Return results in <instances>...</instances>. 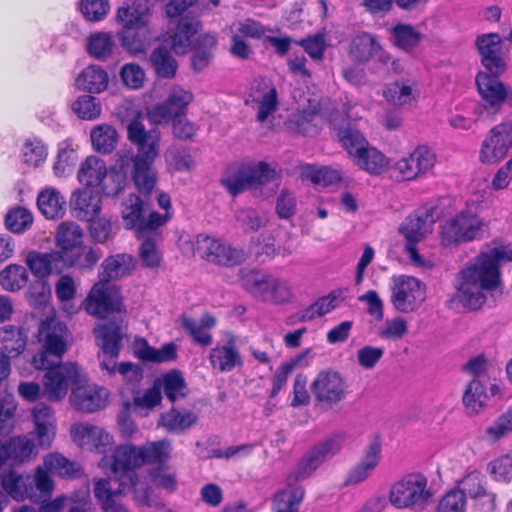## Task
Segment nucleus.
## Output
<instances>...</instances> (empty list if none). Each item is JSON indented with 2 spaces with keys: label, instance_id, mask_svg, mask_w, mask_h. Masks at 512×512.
<instances>
[{
  "label": "nucleus",
  "instance_id": "nucleus-47",
  "mask_svg": "<svg viewBox=\"0 0 512 512\" xmlns=\"http://www.w3.org/2000/svg\"><path fill=\"white\" fill-rule=\"evenodd\" d=\"M148 209V203L144 199H141L139 195L130 194L129 197L123 201L121 207V215L125 227L127 229H137L144 212Z\"/></svg>",
  "mask_w": 512,
  "mask_h": 512
},
{
  "label": "nucleus",
  "instance_id": "nucleus-33",
  "mask_svg": "<svg viewBox=\"0 0 512 512\" xmlns=\"http://www.w3.org/2000/svg\"><path fill=\"white\" fill-rule=\"evenodd\" d=\"M379 49L380 42L375 35L368 32H359L352 37L348 54L354 62L365 64L375 58V53Z\"/></svg>",
  "mask_w": 512,
  "mask_h": 512
},
{
  "label": "nucleus",
  "instance_id": "nucleus-29",
  "mask_svg": "<svg viewBox=\"0 0 512 512\" xmlns=\"http://www.w3.org/2000/svg\"><path fill=\"white\" fill-rule=\"evenodd\" d=\"M209 359L212 368L220 372L231 371L243 364L234 337L229 338L224 345L214 347L210 352Z\"/></svg>",
  "mask_w": 512,
  "mask_h": 512
},
{
  "label": "nucleus",
  "instance_id": "nucleus-62",
  "mask_svg": "<svg viewBox=\"0 0 512 512\" xmlns=\"http://www.w3.org/2000/svg\"><path fill=\"white\" fill-rule=\"evenodd\" d=\"M33 222L31 213L24 207H16L10 210L5 217L7 229L13 233H22L27 230Z\"/></svg>",
  "mask_w": 512,
  "mask_h": 512
},
{
  "label": "nucleus",
  "instance_id": "nucleus-19",
  "mask_svg": "<svg viewBox=\"0 0 512 512\" xmlns=\"http://www.w3.org/2000/svg\"><path fill=\"white\" fill-rule=\"evenodd\" d=\"M440 215L437 206L426 205L407 217L400 231L409 242H418L431 232L433 224Z\"/></svg>",
  "mask_w": 512,
  "mask_h": 512
},
{
  "label": "nucleus",
  "instance_id": "nucleus-5",
  "mask_svg": "<svg viewBox=\"0 0 512 512\" xmlns=\"http://www.w3.org/2000/svg\"><path fill=\"white\" fill-rule=\"evenodd\" d=\"M40 350L32 357L36 369L60 364L69 347V330L65 324L51 320L42 324Z\"/></svg>",
  "mask_w": 512,
  "mask_h": 512
},
{
  "label": "nucleus",
  "instance_id": "nucleus-18",
  "mask_svg": "<svg viewBox=\"0 0 512 512\" xmlns=\"http://www.w3.org/2000/svg\"><path fill=\"white\" fill-rule=\"evenodd\" d=\"M500 75L479 72L475 83L484 109L496 112L509 96L508 88L498 79Z\"/></svg>",
  "mask_w": 512,
  "mask_h": 512
},
{
  "label": "nucleus",
  "instance_id": "nucleus-32",
  "mask_svg": "<svg viewBox=\"0 0 512 512\" xmlns=\"http://www.w3.org/2000/svg\"><path fill=\"white\" fill-rule=\"evenodd\" d=\"M105 397V390L96 391L80 384L73 388L70 403L79 411L91 413L105 406Z\"/></svg>",
  "mask_w": 512,
  "mask_h": 512
},
{
  "label": "nucleus",
  "instance_id": "nucleus-6",
  "mask_svg": "<svg viewBox=\"0 0 512 512\" xmlns=\"http://www.w3.org/2000/svg\"><path fill=\"white\" fill-rule=\"evenodd\" d=\"M126 169H123V173L114 170L108 172L102 159L89 156L81 164L77 178L85 187L94 189L99 186L104 194L115 197L124 189Z\"/></svg>",
  "mask_w": 512,
  "mask_h": 512
},
{
  "label": "nucleus",
  "instance_id": "nucleus-51",
  "mask_svg": "<svg viewBox=\"0 0 512 512\" xmlns=\"http://www.w3.org/2000/svg\"><path fill=\"white\" fill-rule=\"evenodd\" d=\"M413 85L409 80H396L384 88L383 97L395 106L410 104L416 98Z\"/></svg>",
  "mask_w": 512,
  "mask_h": 512
},
{
  "label": "nucleus",
  "instance_id": "nucleus-37",
  "mask_svg": "<svg viewBox=\"0 0 512 512\" xmlns=\"http://www.w3.org/2000/svg\"><path fill=\"white\" fill-rule=\"evenodd\" d=\"M37 205L47 219L62 218L66 211V200L55 188L41 191L37 198Z\"/></svg>",
  "mask_w": 512,
  "mask_h": 512
},
{
  "label": "nucleus",
  "instance_id": "nucleus-39",
  "mask_svg": "<svg viewBox=\"0 0 512 512\" xmlns=\"http://www.w3.org/2000/svg\"><path fill=\"white\" fill-rule=\"evenodd\" d=\"M108 81V74L102 67L90 65L79 74L76 85L82 91L100 93L107 88Z\"/></svg>",
  "mask_w": 512,
  "mask_h": 512
},
{
  "label": "nucleus",
  "instance_id": "nucleus-16",
  "mask_svg": "<svg viewBox=\"0 0 512 512\" xmlns=\"http://www.w3.org/2000/svg\"><path fill=\"white\" fill-rule=\"evenodd\" d=\"M476 47L481 56V64L487 72L502 75L506 71L507 51L503 49V40L499 34L488 33L478 36Z\"/></svg>",
  "mask_w": 512,
  "mask_h": 512
},
{
  "label": "nucleus",
  "instance_id": "nucleus-55",
  "mask_svg": "<svg viewBox=\"0 0 512 512\" xmlns=\"http://www.w3.org/2000/svg\"><path fill=\"white\" fill-rule=\"evenodd\" d=\"M78 161L77 152L70 144L63 142L59 145L53 171L58 177H65L73 173Z\"/></svg>",
  "mask_w": 512,
  "mask_h": 512
},
{
  "label": "nucleus",
  "instance_id": "nucleus-24",
  "mask_svg": "<svg viewBox=\"0 0 512 512\" xmlns=\"http://www.w3.org/2000/svg\"><path fill=\"white\" fill-rule=\"evenodd\" d=\"M292 470L286 478V487L275 494L273 509L275 512H298L305 490L303 486L297 485L303 479H293Z\"/></svg>",
  "mask_w": 512,
  "mask_h": 512
},
{
  "label": "nucleus",
  "instance_id": "nucleus-3",
  "mask_svg": "<svg viewBox=\"0 0 512 512\" xmlns=\"http://www.w3.org/2000/svg\"><path fill=\"white\" fill-rule=\"evenodd\" d=\"M171 442L167 439L148 442L141 447L131 444L118 446L107 460L113 473L126 477L130 484L137 480L136 469L144 464L162 463L170 456Z\"/></svg>",
  "mask_w": 512,
  "mask_h": 512
},
{
  "label": "nucleus",
  "instance_id": "nucleus-21",
  "mask_svg": "<svg viewBox=\"0 0 512 512\" xmlns=\"http://www.w3.org/2000/svg\"><path fill=\"white\" fill-rule=\"evenodd\" d=\"M152 6L144 0H132L117 9L116 22L121 28H141L151 26Z\"/></svg>",
  "mask_w": 512,
  "mask_h": 512
},
{
  "label": "nucleus",
  "instance_id": "nucleus-26",
  "mask_svg": "<svg viewBox=\"0 0 512 512\" xmlns=\"http://www.w3.org/2000/svg\"><path fill=\"white\" fill-rule=\"evenodd\" d=\"M135 259L127 253H119L107 257L101 264L99 270V280L111 283L127 275H130L135 269Z\"/></svg>",
  "mask_w": 512,
  "mask_h": 512
},
{
  "label": "nucleus",
  "instance_id": "nucleus-31",
  "mask_svg": "<svg viewBox=\"0 0 512 512\" xmlns=\"http://www.w3.org/2000/svg\"><path fill=\"white\" fill-rule=\"evenodd\" d=\"M200 21L193 16L182 17L171 36V48L178 55L186 54L192 46V37L200 30Z\"/></svg>",
  "mask_w": 512,
  "mask_h": 512
},
{
  "label": "nucleus",
  "instance_id": "nucleus-40",
  "mask_svg": "<svg viewBox=\"0 0 512 512\" xmlns=\"http://www.w3.org/2000/svg\"><path fill=\"white\" fill-rule=\"evenodd\" d=\"M83 239L81 227L74 222H63L59 225L56 233V243L59 250L65 255L71 254L77 248H80Z\"/></svg>",
  "mask_w": 512,
  "mask_h": 512
},
{
  "label": "nucleus",
  "instance_id": "nucleus-22",
  "mask_svg": "<svg viewBox=\"0 0 512 512\" xmlns=\"http://www.w3.org/2000/svg\"><path fill=\"white\" fill-rule=\"evenodd\" d=\"M101 202L98 191L90 187H84L72 193L70 208L76 218L91 221L98 217L102 208Z\"/></svg>",
  "mask_w": 512,
  "mask_h": 512
},
{
  "label": "nucleus",
  "instance_id": "nucleus-42",
  "mask_svg": "<svg viewBox=\"0 0 512 512\" xmlns=\"http://www.w3.org/2000/svg\"><path fill=\"white\" fill-rule=\"evenodd\" d=\"M197 420V415L192 411L172 408L161 415L159 425L163 426L169 433L177 434L191 428Z\"/></svg>",
  "mask_w": 512,
  "mask_h": 512
},
{
  "label": "nucleus",
  "instance_id": "nucleus-1",
  "mask_svg": "<svg viewBox=\"0 0 512 512\" xmlns=\"http://www.w3.org/2000/svg\"><path fill=\"white\" fill-rule=\"evenodd\" d=\"M512 261L510 249L493 248L481 253L476 260L458 273L457 299L469 309H480L486 302V292L501 285L500 262Z\"/></svg>",
  "mask_w": 512,
  "mask_h": 512
},
{
  "label": "nucleus",
  "instance_id": "nucleus-58",
  "mask_svg": "<svg viewBox=\"0 0 512 512\" xmlns=\"http://www.w3.org/2000/svg\"><path fill=\"white\" fill-rule=\"evenodd\" d=\"M1 483L4 490L14 499L23 500L26 497H31L23 482V477L14 469L9 468L8 472L0 473Z\"/></svg>",
  "mask_w": 512,
  "mask_h": 512
},
{
  "label": "nucleus",
  "instance_id": "nucleus-50",
  "mask_svg": "<svg viewBox=\"0 0 512 512\" xmlns=\"http://www.w3.org/2000/svg\"><path fill=\"white\" fill-rule=\"evenodd\" d=\"M338 139L348 155L353 159L368 144L362 132L350 123L338 128Z\"/></svg>",
  "mask_w": 512,
  "mask_h": 512
},
{
  "label": "nucleus",
  "instance_id": "nucleus-23",
  "mask_svg": "<svg viewBox=\"0 0 512 512\" xmlns=\"http://www.w3.org/2000/svg\"><path fill=\"white\" fill-rule=\"evenodd\" d=\"M110 456H105L101 460L102 468L111 476L113 479L118 482L119 487L117 489H112L110 480L108 479H99L95 482L94 485V496L101 503L102 509L108 507L112 504L117 503L115 497L119 495L126 494V486H133L134 484H130L129 480L121 474L113 473L111 467L108 465L107 460Z\"/></svg>",
  "mask_w": 512,
  "mask_h": 512
},
{
  "label": "nucleus",
  "instance_id": "nucleus-13",
  "mask_svg": "<svg viewBox=\"0 0 512 512\" xmlns=\"http://www.w3.org/2000/svg\"><path fill=\"white\" fill-rule=\"evenodd\" d=\"M196 249L207 261L226 267L240 265L246 260L243 249L204 234L196 237Z\"/></svg>",
  "mask_w": 512,
  "mask_h": 512
},
{
  "label": "nucleus",
  "instance_id": "nucleus-43",
  "mask_svg": "<svg viewBox=\"0 0 512 512\" xmlns=\"http://www.w3.org/2000/svg\"><path fill=\"white\" fill-rule=\"evenodd\" d=\"M216 43L215 35L208 33L198 36L193 46L191 58L194 71L201 72L208 67L213 58V50L216 47Z\"/></svg>",
  "mask_w": 512,
  "mask_h": 512
},
{
  "label": "nucleus",
  "instance_id": "nucleus-9",
  "mask_svg": "<svg viewBox=\"0 0 512 512\" xmlns=\"http://www.w3.org/2000/svg\"><path fill=\"white\" fill-rule=\"evenodd\" d=\"M345 440V434L337 432L317 442L303 455L294 467L293 479L309 478L318 467L342 450Z\"/></svg>",
  "mask_w": 512,
  "mask_h": 512
},
{
  "label": "nucleus",
  "instance_id": "nucleus-7",
  "mask_svg": "<svg viewBox=\"0 0 512 512\" xmlns=\"http://www.w3.org/2000/svg\"><path fill=\"white\" fill-rule=\"evenodd\" d=\"M46 370L42 377L43 397L50 402L62 400L69 390L85 381L81 368L72 362L60 363L42 367Z\"/></svg>",
  "mask_w": 512,
  "mask_h": 512
},
{
  "label": "nucleus",
  "instance_id": "nucleus-20",
  "mask_svg": "<svg viewBox=\"0 0 512 512\" xmlns=\"http://www.w3.org/2000/svg\"><path fill=\"white\" fill-rule=\"evenodd\" d=\"M63 252L30 251L25 257V264L38 279H45L50 274H61L65 270Z\"/></svg>",
  "mask_w": 512,
  "mask_h": 512
},
{
  "label": "nucleus",
  "instance_id": "nucleus-25",
  "mask_svg": "<svg viewBox=\"0 0 512 512\" xmlns=\"http://www.w3.org/2000/svg\"><path fill=\"white\" fill-rule=\"evenodd\" d=\"M73 441L80 447L89 450L96 449L104 452V448L111 443V436L102 428L91 424H77L71 428Z\"/></svg>",
  "mask_w": 512,
  "mask_h": 512
},
{
  "label": "nucleus",
  "instance_id": "nucleus-64",
  "mask_svg": "<svg viewBox=\"0 0 512 512\" xmlns=\"http://www.w3.org/2000/svg\"><path fill=\"white\" fill-rule=\"evenodd\" d=\"M466 497L460 490L451 489L439 500L436 512H466Z\"/></svg>",
  "mask_w": 512,
  "mask_h": 512
},
{
  "label": "nucleus",
  "instance_id": "nucleus-46",
  "mask_svg": "<svg viewBox=\"0 0 512 512\" xmlns=\"http://www.w3.org/2000/svg\"><path fill=\"white\" fill-rule=\"evenodd\" d=\"M488 395L484 385L477 379H473L466 387L462 402L469 416L477 415L487 404Z\"/></svg>",
  "mask_w": 512,
  "mask_h": 512
},
{
  "label": "nucleus",
  "instance_id": "nucleus-34",
  "mask_svg": "<svg viewBox=\"0 0 512 512\" xmlns=\"http://www.w3.org/2000/svg\"><path fill=\"white\" fill-rule=\"evenodd\" d=\"M270 277V274L254 269L244 268L239 271L241 286L254 298L263 302L270 298Z\"/></svg>",
  "mask_w": 512,
  "mask_h": 512
},
{
  "label": "nucleus",
  "instance_id": "nucleus-63",
  "mask_svg": "<svg viewBox=\"0 0 512 512\" xmlns=\"http://www.w3.org/2000/svg\"><path fill=\"white\" fill-rule=\"evenodd\" d=\"M73 111L82 119L93 120L101 114V104L91 95L80 96L72 105Z\"/></svg>",
  "mask_w": 512,
  "mask_h": 512
},
{
  "label": "nucleus",
  "instance_id": "nucleus-57",
  "mask_svg": "<svg viewBox=\"0 0 512 512\" xmlns=\"http://www.w3.org/2000/svg\"><path fill=\"white\" fill-rule=\"evenodd\" d=\"M156 383L160 388L162 387L165 396L171 402H175L186 396V384L179 371H171L165 374L162 379Z\"/></svg>",
  "mask_w": 512,
  "mask_h": 512
},
{
  "label": "nucleus",
  "instance_id": "nucleus-2",
  "mask_svg": "<svg viewBox=\"0 0 512 512\" xmlns=\"http://www.w3.org/2000/svg\"><path fill=\"white\" fill-rule=\"evenodd\" d=\"M128 139L138 146L135 156L122 155L119 160L121 169L131 164V177L144 195L150 194L157 182L156 173L152 167L158 155L160 135L156 130L146 131L144 125L133 120L127 126Z\"/></svg>",
  "mask_w": 512,
  "mask_h": 512
},
{
  "label": "nucleus",
  "instance_id": "nucleus-60",
  "mask_svg": "<svg viewBox=\"0 0 512 512\" xmlns=\"http://www.w3.org/2000/svg\"><path fill=\"white\" fill-rule=\"evenodd\" d=\"M484 476L479 471H472L465 475L457 483L456 490H460L462 494L471 498H479L486 495V489L483 483Z\"/></svg>",
  "mask_w": 512,
  "mask_h": 512
},
{
  "label": "nucleus",
  "instance_id": "nucleus-27",
  "mask_svg": "<svg viewBox=\"0 0 512 512\" xmlns=\"http://www.w3.org/2000/svg\"><path fill=\"white\" fill-rule=\"evenodd\" d=\"M121 46L131 55L143 54L149 48L154 33L151 26L141 28H121L117 33Z\"/></svg>",
  "mask_w": 512,
  "mask_h": 512
},
{
  "label": "nucleus",
  "instance_id": "nucleus-36",
  "mask_svg": "<svg viewBox=\"0 0 512 512\" xmlns=\"http://www.w3.org/2000/svg\"><path fill=\"white\" fill-rule=\"evenodd\" d=\"M216 324L213 316L206 314L199 321L183 316L181 318V326L187 334L191 336L193 341L201 346H209L212 341V335L209 330Z\"/></svg>",
  "mask_w": 512,
  "mask_h": 512
},
{
  "label": "nucleus",
  "instance_id": "nucleus-56",
  "mask_svg": "<svg viewBox=\"0 0 512 512\" xmlns=\"http://www.w3.org/2000/svg\"><path fill=\"white\" fill-rule=\"evenodd\" d=\"M235 219L245 233L257 232L268 223L266 213L249 207L237 210Z\"/></svg>",
  "mask_w": 512,
  "mask_h": 512
},
{
  "label": "nucleus",
  "instance_id": "nucleus-28",
  "mask_svg": "<svg viewBox=\"0 0 512 512\" xmlns=\"http://www.w3.org/2000/svg\"><path fill=\"white\" fill-rule=\"evenodd\" d=\"M27 333L23 327L5 325L0 327V355L16 358L22 354L27 345Z\"/></svg>",
  "mask_w": 512,
  "mask_h": 512
},
{
  "label": "nucleus",
  "instance_id": "nucleus-48",
  "mask_svg": "<svg viewBox=\"0 0 512 512\" xmlns=\"http://www.w3.org/2000/svg\"><path fill=\"white\" fill-rule=\"evenodd\" d=\"M44 467L62 478H79L82 468L79 463L70 461L61 454H49L44 458Z\"/></svg>",
  "mask_w": 512,
  "mask_h": 512
},
{
  "label": "nucleus",
  "instance_id": "nucleus-49",
  "mask_svg": "<svg viewBox=\"0 0 512 512\" xmlns=\"http://www.w3.org/2000/svg\"><path fill=\"white\" fill-rule=\"evenodd\" d=\"M90 138L95 151L110 154L117 146L118 133L111 125L101 124L91 130Z\"/></svg>",
  "mask_w": 512,
  "mask_h": 512
},
{
  "label": "nucleus",
  "instance_id": "nucleus-52",
  "mask_svg": "<svg viewBox=\"0 0 512 512\" xmlns=\"http://www.w3.org/2000/svg\"><path fill=\"white\" fill-rule=\"evenodd\" d=\"M343 291L335 290L328 295L319 298L308 308L299 313V319L302 322L312 321L317 317H322L337 306V301L342 297Z\"/></svg>",
  "mask_w": 512,
  "mask_h": 512
},
{
  "label": "nucleus",
  "instance_id": "nucleus-35",
  "mask_svg": "<svg viewBox=\"0 0 512 512\" xmlns=\"http://www.w3.org/2000/svg\"><path fill=\"white\" fill-rule=\"evenodd\" d=\"M32 416L39 444L49 447L55 434V419L51 407L39 403L32 409Z\"/></svg>",
  "mask_w": 512,
  "mask_h": 512
},
{
  "label": "nucleus",
  "instance_id": "nucleus-10",
  "mask_svg": "<svg viewBox=\"0 0 512 512\" xmlns=\"http://www.w3.org/2000/svg\"><path fill=\"white\" fill-rule=\"evenodd\" d=\"M347 389L344 376L330 368L321 370L310 384L315 401L328 408L343 402L348 394Z\"/></svg>",
  "mask_w": 512,
  "mask_h": 512
},
{
  "label": "nucleus",
  "instance_id": "nucleus-17",
  "mask_svg": "<svg viewBox=\"0 0 512 512\" xmlns=\"http://www.w3.org/2000/svg\"><path fill=\"white\" fill-rule=\"evenodd\" d=\"M193 98L192 92L179 86H174L171 88L167 99L155 106L149 112V116L155 123H167L175 117L186 115L187 107Z\"/></svg>",
  "mask_w": 512,
  "mask_h": 512
},
{
  "label": "nucleus",
  "instance_id": "nucleus-53",
  "mask_svg": "<svg viewBox=\"0 0 512 512\" xmlns=\"http://www.w3.org/2000/svg\"><path fill=\"white\" fill-rule=\"evenodd\" d=\"M27 269L19 264H9L0 272V285L8 292H17L28 282Z\"/></svg>",
  "mask_w": 512,
  "mask_h": 512
},
{
  "label": "nucleus",
  "instance_id": "nucleus-41",
  "mask_svg": "<svg viewBox=\"0 0 512 512\" xmlns=\"http://www.w3.org/2000/svg\"><path fill=\"white\" fill-rule=\"evenodd\" d=\"M352 161L360 169L374 175L383 173L389 164L385 155L375 147L370 146L369 143L360 153L356 154Z\"/></svg>",
  "mask_w": 512,
  "mask_h": 512
},
{
  "label": "nucleus",
  "instance_id": "nucleus-38",
  "mask_svg": "<svg viewBox=\"0 0 512 512\" xmlns=\"http://www.w3.org/2000/svg\"><path fill=\"white\" fill-rule=\"evenodd\" d=\"M137 358L144 362L166 363L174 361L177 358V346L173 342L162 345L159 349L148 345L145 339L137 345L135 349Z\"/></svg>",
  "mask_w": 512,
  "mask_h": 512
},
{
  "label": "nucleus",
  "instance_id": "nucleus-15",
  "mask_svg": "<svg viewBox=\"0 0 512 512\" xmlns=\"http://www.w3.org/2000/svg\"><path fill=\"white\" fill-rule=\"evenodd\" d=\"M84 308L88 314L100 318H103L108 312H120L122 298L118 287L99 280L87 295Z\"/></svg>",
  "mask_w": 512,
  "mask_h": 512
},
{
  "label": "nucleus",
  "instance_id": "nucleus-30",
  "mask_svg": "<svg viewBox=\"0 0 512 512\" xmlns=\"http://www.w3.org/2000/svg\"><path fill=\"white\" fill-rule=\"evenodd\" d=\"M381 458V446L377 441L369 444L361 461L349 472L346 484L356 485L365 481L378 466Z\"/></svg>",
  "mask_w": 512,
  "mask_h": 512
},
{
  "label": "nucleus",
  "instance_id": "nucleus-4",
  "mask_svg": "<svg viewBox=\"0 0 512 512\" xmlns=\"http://www.w3.org/2000/svg\"><path fill=\"white\" fill-rule=\"evenodd\" d=\"M96 344L101 349L98 353L100 368L110 375L116 371L130 383H138L143 378L142 368L131 362H122L117 365L122 348L123 333L117 321L110 320L98 324L95 329Z\"/></svg>",
  "mask_w": 512,
  "mask_h": 512
},
{
  "label": "nucleus",
  "instance_id": "nucleus-12",
  "mask_svg": "<svg viewBox=\"0 0 512 512\" xmlns=\"http://www.w3.org/2000/svg\"><path fill=\"white\" fill-rule=\"evenodd\" d=\"M483 227L484 223L477 215L460 212L442 226V243L453 245L481 238L484 232Z\"/></svg>",
  "mask_w": 512,
  "mask_h": 512
},
{
  "label": "nucleus",
  "instance_id": "nucleus-14",
  "mask_svg": "<svg viewBox=\"0 0 512 512\" xmlns=\"http://www.w3.org/2000/svg\"><path fill=\"white\" fill-rule=\"evenodd\" d=\"M512 148V122H503L493 127L482 141L479 160L492 165L502 161Z\"/></svg>",
  "mask_w": 512,
  "mask_h": 512
},
{
  "label": "nucleus",
  "instance_id": "nucleus-8",
  "mask_svg": "<svg viewBox=\"0 0 512 512\" xmlns=\"http://www.w3.org/2000/svg\"><path fill=\"white\" fill-rule=\"evenodd\" d=\"M427 478L421 473H410L396 481L389 491V502L397 509L424 506L431 498Z\"/></svg>",
  "mask_w": 512,
  "mask_h": 512
},
{
  "label": "nucleus",
  "instance_id": "nucleus-11",
  "mask_svg": "<svg viewBox=\"0 0 512 512\" xmlns=\"http://www.w3.org/2000/svg\"><path fill=\"white\" fill-rule=\"evenodd\" d=\"M391 302L401 313L416 311L425 300V286L415 277L396 275L392 277Z\"/></svg>",
  "mask_w": 512,
  "mask_h": 512
},
{
  "label": "nucleus",
  "instance_id": "nucleus-54",
  "mask_svg": "<svg viewBox=\"0 0 512 512\" xmlns=\"http://www.w3.org/2000/svg\"><path fill=\"white\" fill-rule=\"evenodd\" d=\"M63 256L65 260V269L72 266L81 269H90L102 257V251L91 247H81L80 249H77V251L74 250L71 254H63Z\"/></svg>",
  "mask_w": 512,
  "mask_h": 512
},
{
  "label": "nucleus",
  "instance_id": "nucleus-44",
  "mask_svg": "<svg viewBox=\"0 0 512 512\" xmlns=\"http://www.w3.org/2000/svg\"><path fill=\"white\" fill-rule=\"evenodd\" d=\"M149 61L158 77L162 79L175 77L178 63L167 47L161 45L155 48L149 56Z\"/></svg>",
  "mask_w": 512,
  "mask_h": 512
},
{
  "label": "nucleus",
  "instance_id": "nucleus-45",
  "mask_svg": "<svg viewBox=\"0 0 512 512\" xmlns=\"http://www.w3.org/2000/svg\"><path fill=\"white\" fill-rule=\"evenodd\" d=\"M390 42L397 48L410 52L422 40V33L410 24H397L389 29Z\"/></svg>",
  "mask_w": 512,
  "mask_h": 512
},
{
  "label": "nucleus",
  "instance_id": "nucleus-59",
  "mask_svg": "<svg viewBox=\"0 0 512 512\" xmlns=\"http://www.w3.org/2000/svg\"><path fill=\"white\" fill-rule=\"evenodd\" d=\"M309 350L302 352L301 354L291 358L288 362L281 364L273 377L272 381V390L270 393V397L274 398L277 396L282 387L286 384L288 376L292 373V371L299 365V363L304 359V357L309 353Z\"/></svg>",
  "mask_w": 512,
  "mask_h": 512
},
{
  "label": "nucleus",
  "instance_id": "nucleus-61",
  "mask_svg": "<svg viewBox=\"0 0 512 512\" xmlns=\"http://www.w3.org/2000/svg\"><path fill=\"white\" fill-rule=\"evenodd\" d=\"M113 47V37L109 33H97L89 38L88 52L98 60H104L109 57L112 54Z\"/></svg>",
  "mask_w": 512,
  "mask_h": 512
}]
</instances>
